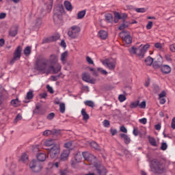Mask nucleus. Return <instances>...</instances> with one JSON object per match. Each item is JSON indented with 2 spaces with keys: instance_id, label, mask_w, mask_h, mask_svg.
Listing matches in <instances>:
<instances>
[{
  "instance_id": "1",
  "label": "nucleus",
  "mask_w": 175,
  "mask_h": 175,
  "mask_svg": "<svg viewBox=\"0 0 175 175\" xmlns=\"http://www.w3.org/2000/svg\"><path fill=\"white\" fill-rule=\"evenodd\" d=\"M149 166L150 172L156 173L157 174H162L166 172V166L165 165V163L157 159L150 161Z\"/></svg>"
},
{
  "instance_id": "2",
  "label": "nucleus",
  "mask_w": 175,
  "mask_h": 175,
  "mask_svg": "<svg viewBox=\"0 0 175 175\" xmlns=\"http://www.w3.org/2000/svg\"><path fill=\"white\" fill-rule=\"evenodd\" d=\"M82 155L85 161L90 163V165H94L98 175L102 174V171L99 169L100 165L96 163V157L94 154H91L88 152H82Z\"/></svg>"
},
{
  "instance_id": "3",
  "label": "nucleus",
  "mask_w": 175,
  "mask_h": 175,
  "mask_svg": "<svg viewBox=\"0 0 175 175\" xmlns=\"http://www.w3.org/2000/svg\"><path fill=\"white\" fill-rule=\"evenodd\" d=\"M141 44L139 47L135 48V46H133L131 53H133V54H136L139 58H144V55L146 53H147V51L148 49H150V44H146L145 45Z\"/></svg>"
},
{
  "instance_id": "4",
  "label": "nucleus",
  "mask_w": 175,
  "mask_h": 175,
  "mask_svg": "<svg viewBox=\"0 0 175 175\" xmlns=\"http://www.w3.org/2000/svg\"><path fill=\"white\" fill-rule=\"evenodd\" d=\"M48 62L49 60H47V59H46L45 57L38 58L36 62V66L37 70H40L41 72H43V70H46V69H47Z\"/></svg>"
},
{
  "instance_id": "5",
  "label": "nucleus",
  "mask_w": 175,
  "mask_h": 175,
  "mask_svg": "<svg viewBox=\"0 0 175 175\" xmlns=\"http://www.w3.org/2000/svg\"><path fill=\"white\" fill-rule=\"evenodd\" d=\"M62 12L59 8H55L53 10V21L55 24H59L62 21Z\"/></svg>"
},
{
  "instance_id": "6",
  "label": "nucleus",
  "mask_w": 175,
  "mask_h": 175,
  "mask_svg": "<svg viewBox=\"0 0 175 175\" xmlns=\"http://www.w3.org/2000/svg\"><path fill=\"white\" fill-rule=\"evenodd\" d=\"M21 51H23V47L21 46H18L14 52V57L10 60L11 65H13L16 61H18L21 58Z\"/></svg>"
},
{
  "instance_id": "7",
  "label": "nucleus",
  "mask_w": 175,
  "mask_h": 175,
  "mask_svg": "<svg viewBox=\"0 0 175 175\" xmlns=\"http://www.w3.org/2000/svg\"><path fill=\"white\" fill-rule=\"evenodd\" d=\"M29 167L32 172H34V173H39V172L42 170V165L40 164V162L38 161V160H33L29 163Z\"/></svg>"
},
{
  "instance_id": "8",
  "label": "nucleus",
  "mask_w": 175,
  "mask_h": 175,
  "mask_svg": "<svg viewBox=\"0 0 175 175\" xmlns=\"http://www.w3.org/2000/svg\"><path fill=\"white\" fill-rule=\"evenodd\" d=\"M80 31L81 30L79 27L74 25L71 27V29L68 31V35L72 39H76V38H77L79 33H80Z\"/></svg>"
},
{
  "instance_id": "9",
  "label": "nucleus",
  "mask_w": 175,
  "mask_h": 175,
  "mask_svg": "<svg viewBox=\"0 0 175 175\" xmlns=\"http://www.w3.org/2000/svg\"><path fill=\"white\" fill-rule=\"evenodd\" d=\"M59 154V145L55 144L48 152V155L54 159V158H57V155Z\"/></svg>"
},
{
  "instance_id": "10",
  "label": "nucleus",
  "mask_w": 175,
  "mask_h": 175,
  "mask_svg": "<svg viewBox=\"0 0 175 175\" xmlns=\"http://www.w3.org/2000/svg\"><path fill=\"white\" fill-rule=\"evenodd\" d=\"M102 64L105 68H109V70H114L117 63L115 60H109L106 59L105 60L102 61Z\"/></svg>"
},
{
  "instance_id": "11",
  "label": "nucleus",
  "mask_w": 175,
  "mask_h": 175,
  "mask_svg": "<svg viewBox=\"0 0 175 175\" xmlns=\"http://www.w3.org/2000/svg\"><path fill=\"white\" fill-rule=\"evenodd\" d=\"M8 99L9 94H8L6 90H3L1 92H0V106L4 103H6V100Z\"/></svg>"
},
{
  "instance_id": "12",
  "label": "nucleus",
  "mask_w": 175,
  "mask_h": 175,
  "mask_svg": "<svg viewBox=\"0 0 175 175\" xmlns=\"http://www.w3.org/2000/svg\"><path fill=\"white\" fill-rule=\"evenodd\" d=\"M82 80L86 83H90L91 84H94L95 83V79H91L90 74L87 72H84L82 75Z\"/></svg>"
},
{
  "instance_id": "13",
  "label": "nucleus",
  "mask_w": 175,
  "mask_h": 175,
  "mask_svg": "<svg viewBox=\"0 0 175 175\" xmlns=\"http://www.w3.org/2000/svg\"><path fill=\"white\" fill-rule=\"evenodd\" d=\"M55 66H49V69H52L53 73H55V75H56V73H59V72H61V69L62 68V66H61V64H59V63H56Z\"/></svg>"
},
{
  "instance_id": "14",
  "label": "nucleus",
  "mask_w": 175,
  "mask_h": 175,
  "mask_svg": "<svg viewBox=\"0 0 175 175\" xmlns=\"http://www.w3.org/2000/svg\"><path fill=\"white\" fill-rule=\"evenodd\" d=\"M49 61L51 64V66L55 65V64H58V56L54 54L51 55Z\"/></svg>"
},
{
  "instance_id": "15",
  "label": "nucleus",
  "mask_w": 175,
  "mask_h": 175,
  "mask_svg": "<svg viewBox=\"0 0 175 175\" xmlns=\"http://www.w3.org/2000/svg\"><path fill=\"white\" fill-rule=\"evenodd\" d=\"M69 154H70V150L69 149L64 150L60 156L61 161H66L68 157H69Z\"/></svg>"
},
{
  "instance_id": "16",
  "label": "nucleus",
  "mask_w": 175,
  "mask_h": 175,
  "mask_svg": "<svg viewBox=\"0 0 175 175\" xmlns=\"http://www.w3.org/2000/svg\"><path fill=\"white\" fill-rule=\"evenodd\" d=\"M47 154H46V153H38L37 154V159L38 161H39L40 162H44V161H46V159L47 158Z\"/></svg>"
},
{
  "instance_id": "17",
  "label": "nucleus",
  "mask_w": 175,
  "mask_h": 175,
  "mask_svg": "<svg viewBox=\"0 0 175 175\" xmlns=\"http://www.w3.org/2000/svg\"><path fill=\"white\" fill-rule=\"evenodd\" d=\"M161 72L165 75L169 74L170 72H172V68L168 65H164L161 66Z\"/></svg>"
},
{
  "instance_id": "18",
  "label": "nucleus",
  "mask_w": 175,
  "mask_h": 175,
  "mask_svg": "<svg viewBox=\"0 0 175 175\" xmlns=\"http://www.w3.org/2000/svg\"><path fill=\"white\" fill-rule=\"evenodd\" d=\"M120 136L122 139H124L125 144H129V143H131V137H129L126 134L120 133Z\"/></svg>"
},
{
  "instance_id": "19",
  "label": "nucleus",
  "mask_w": 175,
  "mask_h": 175,
  "mask_svg": "<svg viewBox=\"0 0 175 175\" xmlns=\"http://www.w3.org/2000/svg\"><path fill=\"white\" fill-rule=\"evenodd\" d=\"M68 59V51H65L64 53H62L60 57V60L63 65H65L66 64V61Z\"/></svg>"
},
{
  "instance_id": "20",
  "label": "nucleus",
  "mask_w": 175,
  "mask_h": 175,
  "mask_svg": "<svg viewBox=\"0 0 175 175\" xmlns=\"http://www.w3.org/2000/svg\"><path fill=\"white\" fill-rule=\"evenodd\" d=\"M122 41L126 44H131L132 43V37H131V35L127 34L122 37Z\"/></svg>"
},
{
  "instance_id": "21",
  "label": "nucleus",
  "mask_w": 175,
  "mask_h": 175,
  "mask_svg": "<svg viewBox=\"0 0 175 175\" xmlns=\"http://www.w3.org/2000/svg\"><path fill=\"white\" fill-rule=\"evenodd\" d=\"M34 114H40L42 116L44 114V110L43 109H41L39 105H36V109L33 110Z\"/></svg>"
},
{
  "instance_id": "22",
  "label": "nucleus",
  "mask_w": 175,
  "mask_h": 175,
  "mask_svg": "<svg viewBox=\"0 0 175 175\" xmlns=\"http://www.w3.org/2000/svg\"><path fill=\"white\" fill-rule=\"evenodd\" d=\"M98 36L99 38H100V39H103V40H105V39H107V31L100 30L98 32Z\"/></svg>"
},
{
  "instance_id": "23",
  "label": "nucleus",
  "mask_w": 175,
  "mask_h": 175,
  "mask_svg": "<svg viewBox=\"0 0 175 175\" xmlns=\"http://www.w3.org/2000/svg\"><path fill=\"white\" fill-rule=\"evenodd\" d=\"M81 114L83 116V121H88V120H90V115L87 113V111H85L84 109H81Z\"/></svg>"
},
{
  "instance_id": "24",
  "label": "nucleus",
  "mask_w": 175,
  "mask_h": 175,
  "mask_svg": "<svg viewBox=\"0 0 175 175\" xmlns=\"http://www.w3.org/2000/svg\"><path fill=\"white\" fill-rule=\"evenodd\" d=\"M81 154L80 153H77L75 157V161H72V165H76V163H79L80 161H81Z\"/></svg>"
},
{
  "instance_id": "25",
  "label": "nucleus",
  "mask_w": 175,
  "mask_h": 175,
  "mask_svg": "<svg viewBox=\"0 0 175 175\" xmlns=\"http://www.w3.org/2000/svg\"><path fill=\"white\" fill-rule=\"evenodd\" d=\"M18 31V30L17 29V27H12L9 31V36L14 38V36L17 35Z\"/></svg>"
},
{
  "instance_id": "26",
  "label": "nucleus",
  "mask_w": 175,
  "mask_h": 175,
  "mask_svg": "<svg viewBox=\"0 0 175 175\" xmlns=\"http://www.w3.org/2000/svg\"><path fill=\"white\" fill-rule=\"evenodd\" d=\"M64 5L66 10H68V12H71V10H73V7L72 6V3H70V2L66 1H64Z\"/></svg>"
},
{
  "instance_id": "27",
  "label": "nucleus",
  "mask_w": 175,
  "mask_h": 175,
  "mask_svg": "<svg viewBox=\"0 0 175 175\" xmlns=\"http://www.w3.org/2000/svg\"><path fill=\"white\" fill-rule=\"evenodd\" d=\"M148 142H149L150 144H151L152 146V147L158 146V144H157V140L155 139V138H154L152 137H148Z\"/></svg>"
},
{
  "instance_id": "28",
  "label": "nucleus",
  "mask_w": 175,
  "mask_h": 175,
  "mask_svg": "<svg viewBox=\"0 0 175 175\" xmlns=\"http://www.w3.org/2000/svg\"><path fill=\"white\" fill-rule=\"evenodd\" d=\"M31 51H32L31 46H26L23 51V53L26 57H28V55H31Z\"/></svg>"
},
{
  "instance_id": "29",
  "label": "nucleus",
  "mask_w": 175,
  "mask_h": 175,
  "mask_svg": "<svg viewBox=\"0 0 175 175\" xmlns=\"http://www.w3.org/2000/svg\"><path fill=\"white\" fill-rule=\"evenodd\" d=\"M10 103L14 107H18L20 106V100L18 98L12 100Z\"/></svg>"
},
{
  "instance_id": "30",
  "label": "nucleus",
  "mask_w": 175,
  "mask_h": 175,
  "mask_svg": "<svg viewBox=\"0 0 175 175\" xmlns=\"http://www.w3.org/2000/svg\"><path fill=\"white\" fill-rule=\"evenodd\" d=\"M105 20L107 23H113V14L107 13L105 14Z\"/></svg>"
},
{
  "instance_id": "31",
  "label": "nucleus",
  "mask_w": 175,
  "mask_h": 175,
  "mask_svg": "<svg viewBox=\"0 0 175 175\" xmlns=\"http://www.w3.org/2000/svg\"><path fill=\"white\" fill-rule=\"evenodd\" d=\"M152 62H154V59L150 56H148L145 59V64L148 65V66H151L152 65Z\"/></svg>"
},
{
  "instance_id": "32",
  "label": "nucleus",
  "mask_w": 175,
  "mask_h": 175,
  "mask_svg": "<svg viewBox=\"0 0 175 175\" xmlns=\"http://www.w3.org/2000/svg\"><path fill=\"white\" fill-rule=\"evenodd\" d=\"M84 16H85V10H82L78 12L77 18V20H81V18H84Z\"/></svg>"
},
{
  "instance_id": "33",
  "label": "nucleus",
  "mask_w": 175,
  "mask_h": 175,
  "mask_svg": "<svg viewBox=\"0 0 175 175\" xmlns=\"http://www.w3.org/2000/svg\"><path fill=\"white\" fill-rule=\"evenodd\" d=\"M54 143H55L54 140L48 139L44 142V146H46V147H50L51 146H55V144H54Z\"/></svg>"
},
{
  "instance_id": "34",
  "label": "nucleus",
  "mask_w": 175,
  "mask_h": 175,
  "mask_svg": "<svg viewBox=\"0 0 175 175\" xmlns=\"http://www.w3.org/2000/svg\"><path fill=\"white\" fill-rule=\"evenodd\" d=\"M54 133H57V130H55L53 133L50 130H46L43 132V136H50V135H53Z\"/></svg>"
},
{
  "instance_id": "35",
  "label": "nucleus",
  "mask_w": 175,
  "mask_h": 175,
  "mask_svg": "<svg viewBox=\"0 0 175 175\" xmlns=\"http://www.w3.org/2000/svg\"><path fill=\"white\" fill-rule=\"evenodd\" d=\"M84 104L89 107H95V103L92 100H86L84 102Z\"/></svg>"
},
{
  "instance_id": "36",
  "label": "nucleus",
  "mask_w": 175,
  "mask_h": 175,
  "mask_svg": "<svg viewBox=\"0 0 175 175\" xmlns=\"http://www.w3.org/2000/svg\"><path fill=\"white\" fill-rule=\"evenodd\" d=\"M118 20H121V15L119 12L114 13V21L116 23H118Z\"/></svg>"
},
{
  "instance_id": "37",
  "label": "nucleus",
  "mask_w": 175,
  "mask_h": 175,
  "mask_svg": "<svg viewBox=\"0 0 175 175\" xmlns=\"http://www.w3.org/2000/svg\"><path fill=\"white\" fill-rule=\"evenodd\" d=\"M33 98V92L29 91L27 93L26 99L28 100H31V99Z\"/></svg>"
},
{
  "instance_id": "38",
  "label": "nucleus",
  "mask_w": 175,
  "mask_h": 175,
  "mask_svg": "<svg viewBox=\"0 0 175 175\" xmlns=\"http://www.w3.org/2000/svg\"><path fill=\"white\" fill-rule=\"evenodd\" d=\"M90 146L91 147H92V148H94L95 150H100V148H99V145H98V144L95 142H91Z\"/></svg>"
},
{
  "instance_id": "39",
  "label": "nucleus",
  "mask_w": 175,
  "mask_h": 175,
  "mask_svg": "<svg viewBox=\"0 0 175 175\" xmlns=\"http://www.w3.org/2000/svg\"><path fill=\"white\" fill-rule=\"evenodd\" d=\"M135 12H137V13H146V12H147V8H135Z\"/></svg>"
},
{
  "instance_id": "40",
  "label": "nucleus",
  "mask_w": 175,
  "mask_h": 175,
  "mask_svg": "<svg viewBox=\"0 0 175 175\" xmlns=\"http://www.w3.org/2000/svg\"><path fill=\"white\" fill-rule=\"evenodd\" d=\"M34 24L36 27H40L42 25V18H38L37 19L35 20Z\"/></svg>"
},
{
  "instance_id": "41",
  "label": "nucleus",
  "mask_w": 175,
  "mask_h": 175,
  "mask_svg": "<svg viewBox=\"0 0 175 175\" xmlns=\"http://www.w3.org/2000/svg\"><path fill=\"white\" fill-rule=\"evenodd\" d=\"M59 111L62 113H65V103H61L59 104Z\"/></svg>"
},
{
  "instance_id": "42",
  "label": "nucleus",
  "mask_w": 175,
  "mask_h": 175,
  "mask_svg": "<svg viewBox=\"0 0 175 175\" xmlns=\"http://www.w3.org/2000/svg\"><path fill=\"white\" fill-rule=\"evenodd\" d=\"M139 106V101H134L131 103L130 107L131 109H136Z\"/></svg>"
},
{
  "instance_id": "43",
  "label": "nucleus",
  "mask_w": 175,
  "mask_h": 175,
  "mask_svg": "<svg viewBox=\"0 0 175 175\" xmlns=\"http://www.w3.org/2000/svg\"><path fill=\"white\" fill-rule=\"evenodd\" d=\"M21 160L22 162H27V161H28V155L26 153H23L21 156Z\"/></svg>"
},
{
  "instance_id": "44",
  "label": "nucleus",
  "mask_w": 175,
  "mask_h": 175,
  "mask_svg": "<svg viewBox=\"0 0 175 175\" xmlns=\"http://www.w3.org/2000/svg\"><path fill=\"white\" fill-rule=\"evenodd\" d=\"M97 71L100 72L101 75H105V76L107 75V71H106V70H104L102 68H97Z\"/></svg>"
},
{
  "instance_id": "45",
  "label": "nucleus",
  "mask_w": 175,
  "mask_h": 175,
  "mask_svg": "<svg viewBox=\"0 0 175 175\" xmlns=\"http://www.w3.org/2000/svg\"><path fill=\"white\" fill-rule=\"evenodd\" d=\"M118 99L121 103H122V102H125V100H126V97L124 94H120L118 96Z\"/></svg>"
},
{
  "instance_id": "46",
  "label": "nucleus",
  "mask_w": 175,
  "mask_h": 175,
  "mask_svg": "<svg viewBox=\"0 0 175 175\" xmlns=\"http://www.w3.org/2000/svg\"><path fill=\"white\" fill-rule=\"evenodd\" d=\"M53 0H49V5H47L48 12H50L53 9Z\"/></svg>"
},
{
  "instance_id": "47",
  "label": "nucleus",
  "mask_w": 175,
  "mask_h": 175,
  "mask_svg": "<svg viewBox=\"0 0 175 175\" xmlns=\"http://www.w3.org/2000/svg\"><path fill=\"white\" fill-rule=\"evenodd\" d=\"M161 150L163 151H166V150H167V144H166V142H163L161 144Z\"/></svg>"
},
{
  "instance_id": "48",
  "label": "nucleus",
  "mask_w": 175,
  "mask_h": 175,
  "mask_svg": "<svg viewBox=\"0 0 175 175\" xmlns=\"http://www.w3.org/2000/svg\"><path fill=\"white\" fill-rule=\"evenodd\" d=\"M86 62L89 65H94V60L90 56H86Z\"/></svg>"
},
{
  "instance_id": "49",
  "label": "nucleus",
  "mask_w": 175,
  "mask_h": 175,
  "mask_svg": "<svg viewBox=\"0 0 175 175\" xmlns=\"http://www.w3.org/2000/svg\"><path fill=\"white\" fill-rule=\"evenodd\" d=\"M103 125L105 126V128H109V126H110V122L107 120H105L103 122Z\"/></svg>"
},
{
  "instance_id": "50",
  "label": "nucleus",
  "mask_w": 175,
  "mask_h": 175,
  "mask_svg": "<svg viewBox=\"0 0 175 175\" xmlns=\"http://www.w3.org/2000/svg\"><path fill=\"white\" fill-rule=\"evenodd\" d=\"M54 117H55V113H51L46 116V119L49 120V121H51V120H53Z\"/></svg>"
},
{
  "instance_id": "51",
  "label": "nucleus",
  "mask_w": 175,
  "mask_h": 175,
  "mask_svg": "<svg viewBox=\"0 0 175 175\" xmlns=\"http://www.w3.org/2000/svg\"><path fill=\"white\" fill-rule=\"evenodd\" d=\"M139 122H140V124H143V125H146V124H147V118H143L139 119Z\"/></svg>"
},
{
  "instance_id": "52",
  "label": "nucleus",
  "mask_w": 175,
  "mask_h": 175,
  "mask_svg": "<svg viewBox=\"0 0 175 175\" xmlns=\"http://www.w3.org/2000/svg\"><path fill=\"white\" fill-rule=\"evenodd\" d=\"M139 109H146V101H142L140 104H138Z\"/></svg>"
},
{
  "instance_id": "53",
  "label": "nucleus",
  "mask_w": 175,
  "mask_h": 175,
  "mask_svg": "<svg viewBox=\"0 0 175 175\" xmlns=\"http://www.w3.org/2000/svg\"><path fill=\"white\" fill-rule=\"evenodd\" d=\"M120 129V131L122 132L123 133H128V130L126 129L125 126H121Z\"/></svg>"
},
{
  "instance_id": "54",
  "label": "nucleus",
  "mask_w": 175,
  "mask_h": 175,
  "mask_svg": "<svg viewBox=\"0 0 175 175\" xmlns=\"http://www.w3.org/2000/svg\"><path fill=\"white\" fill-rule=\"evenodd\" d=\"M46 89L51 94H54V90L50 86V85H46Z\"/></svg>"
},
{
  "instance_id": "55",
  "label": "nucleus",
  "mask_w": 175,
  "mask_h": 175,
  "mask_svg": "<svg viewBox=\"0 0 175 175\" xmlns=\"http://www.w3.org/2000/svg\"><path fill=\"white\" fill-rule=\"evenodd\" d=\"M154 47H156V49H159V50L162 49V44L157 42L154 44Z\"/></svg>"
},
{
  "instance_id": "56",
  "label": "nucleus",
  "mask_w": 175,
  "mask_h": 175,
  "mask_svg": "<svg viewBox=\"0 0 175 175\" xmlns=\"http://www.w3.org/2000/svg\"><path fill=\"white\" fill-rule=\"evenodd\" d=\"M152 28V21H149L146 25V29H151Z\"/></svg>"
},
{
  "instance_id": "57",
  "label": "nucleus",
  "mask_w": 175,
  "mask_h": 175,
  "mask_svg": "<svg viewBox=\"0 0 175 175\" xmlns=\"http://www.w3.org/2000/svg\"><path fill=\"white\" fill-rule=\"evenodd\" d=\"M170 50L172 53H175V44L170 45Z\"/></svg>"
},
{
  "instance_id": "58",
  "label": "nucleus",
  "mask_w": 175,
  "mask_h": 175,
  "mask_svg": "<svg viewBox=\"0 0 175 175\" xmlns=\"http://www.w3.org/2000/svg\"><path fill=\"white\" fill-rule=\"evenodd\" d=\"M161 105H165L166 103V99L165 98H159Z\"/></svg>"
},
{
  "instance_id": "59",
  "label": "nucleus",
  "mask_w": 175,
  "mask_h": 175,
  "mask_svg": "<svg viewBox=\"0 0 175 175\" xmlns=\"http://www.w3.org/2000/svg\"><path fill=\"white\" fill-rule=\"evenodd\" d=\"M171 128H172L173 129H175V117H174L172 120Z\"/></svg>"
},
{
  "instance_id": "60",
  "label": "nucleus",
  "mask_w": 175,
  "mask_h": 175,
  "mask_svg": "<svg viewBox=\"0 0 175 175\" xmlns=\"http://www.w3.org/2000/svg\"><path fill=\"white\" fill-rule=\"evenodd\" d=\"M66 148H70L72 147V142H67L64 144Z\"/></svg>"
},
{
  "instance_id": "61",
  "label": "nucleus",
  "mask_w": 175,
  "mask_h": 175,
  "mask_svg": "<svg viewBox=\"0 0 175 175\" xmlns=\"http://www.w3.org/2000/svg\"><path fill=\"white\" fill-rule=\"evenodd\" d=\"M165 96H166V92H161L159 94V98H165Z\"/></svg>"
},
{
  "instance_id": "62",
  "label": "nucleus",
  "mask_w": 175,
  "mask_h": 175,
  "mask_svg": "<svg viewBox=\"0 0 175 175\" xmlns=\"http://www.w3.org/2000/svg\"><path fill=\"white\" fill-rule=\"evenodd\" d=\"M6 17V13L1 12L0 13V20H2Z\"/></svg>"
},
{
  "instance_id": "63",
  "label": "nucleus",
  "mask_w": 175,
  "mask_h": 175,
  "mask_svg": "<svg viewBox=\"0 0 175 175\" xmlns=\"http://www.w3.org/2000/svg\"><path fill=\"white\" fill-rule=\"evenodd\" d=\"M125 28H126V25H125V24H122L120 27H119V29L120 31H122L123 29H125Z\"/></svg>"
},
{
  "instance_id": "64",
  "label": "nucleus",
  "mask_w": 175,
  "mask_h": 175,
  "mask_svg": "<svg viewBox=\"0 0 175 175\" xmlns=\"http://www.w3.org/2000/svg\"><path fill=\"white\" fill-rule=\"evenodd\" d=\"M165 59L169 62L172 61V56L170 54L165 55Z\"/></svg>"
}]
</instances>
